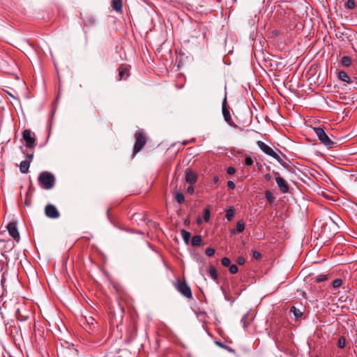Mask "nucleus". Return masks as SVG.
I'll return each instance as SVG.
<instances>
[{
    "label": "nucleus",
    "instance_id": "nucleus-10",
    "mask_svg": "<svg viewBox=\"0 0 357 357\" xmlns=\"http://www.w3.org/2000/svg\"><path fill=\"white\" fill-rule=\"evenodd\" d=\"M222 114L224 116V119L225 121L232 127L236 128L237 126L234 123V122L232 121L230 112L229 109L227 108V103H226V99H225L223 103H222Z\"/></svg>",
    "mask_w": 357,
    "mask_h": 357
},
{
    "label": "nucleus",
    "instance_id": "nucleus-2",
    "mask_svg": "<svg viewBox=\"0 0 357 357\" xmlns=\"http://www.w3.org/2000/svg\"><path fill=\"white\" fill-rule=\"evenodd\" d=\"M257 144L258 146L259 147V149L265 154L275 159L283 167H287V164L281 159L280 155L275 151H274L273 149L271 146H269L268 144H266V143H264L261 141H258L257 142Z\"/></svg>",
    "mask_w": 357,
    "mask_h": 357
},
{
    "label": "nucleus",
    "instance_id": "nucleus-39",
    "mask_svg": "<svg viewBox=\"0 0 357 357\" xmlns=\"http://www.w3.org/2000/svg\"><path fill=\"white\" fill-rule=\"evenodd\" d=\"M227 187L229 189H234L235 187H236L235 183L234 181H229L227 182Z\"/></svg>",
    "mask_w": 357,
    "mask_h": 357
},
{
    "label": "nucleus",
    "instance_id": "nucleus-38",
    "mask_svg": "<svg viewBox=\"0 0 357 357\" xmlns=\"http://www.w3.org/2000/svg\"><path fill=\"white\" fill-rule=\"evenodd\" d=\"M33 158V153H26V161H29V163L32 161Z\"/></svg>",
    "mask_w": 357,
    "mask_h": 357
},
{
    "label": "nucleus",
    "instance_id": "nucleus-26",
    "mask_svg": "<svg viewBox=\"0 0 357 357\" xmlns=\"http://www.w3.org/2000/svg\"><path fill=\"white\" fill-rule=\"evenodd\" d=\"M175 199L178 204H183L185 201V197L183 193L176 192L175 194Z\"/></svg>",
    "mask_w": 357,
    "mask_h": 357
},
{
    "label": "nucleus",
    "instance_id": "nucleus-20",
    "mask_svg": "<svg viewBox=\"0 0 357 357\" xmlns=\"http://www.w3.org/2000/svg\"><path fill=\"white\" fill-rule=\"evenodd\" d=\"M202 243V237L199 235L193 236L191 240L192 246H199Z\"/></svg>",
    "mask_w": 357,
    "mask_h": 357
},
{
    "label": "nucleus",
    "instance_id": "nucleus-30",
    "mask_svg": "<svg viewBox=\"0 0 357 357\" xmlns=\"http://www.w3.org/2000/svg\"><path fill=\"white\" fill-rule=\"evenodd\" d=\"M345 344H346V339L344 336H341L339 339H338V342H337V347L340 349H343L344 347H345Z\"/></svg>",
    "mask_w": 357,
    "mask_h": 357
},
{
    "label": "nucleus",
    "instance_id": "nucleus-21",
    "mask_svg": "<svg viewBox=\"0 0 357 357\" xmlns=\"http://www.w3.org/2000/svg\"><path fill=\"white\" fill-rule=\"evenodd\" d=\"M290 312H292L296 319L301 318L303 315V312L299 309L296 308L294 306H292L290 308Z\"/></svg>",
    "mask_w": 357,
    "mask_h": 357
},
{
    "label": "nucleus",
    "instance_id": "nucleus-42",
    "mask_svg": "<svg viewBox=\"0 0 357 357\" xmlns=\"http://www.w3.org/2000/svg\"><path fill=\"white\" fill-rule=\"evenodd\" d=\"M187 192L189 193L190 195L193 194V192H194V187L192 186V185L188 186V188H187Z\"/></svg>",
    "mask_w": 357,
    "mask_h": 357
},
{
    "label": "nucleus",
    "instance_id": "nucleus-22",
    "mask_svg": "<svg viewBox=\"0 0 357 357\" xmlns=\"http://www.w3.org/2000/svg\"><path fill=\"white\" fill-rule=\"evenodd\" d=\"M340 63L343 66L348 67L351 64V59L348 56H344L342 57Z\"/></svg>",
    "mask_w": 357,
    "mask_h": 357
},
{
    "label": "nucleus",
    "instance_id": "nucleus-24",
    "mask_svg": "<svg viewBox=\"0 0 357 357\" xmlns=\"http://www.w3.org/2000/svg\"><path fill=\"white\" fill-rule=\"evenodd\" d=\"M265 197L266 199V200L269 202V203H273L274 202L275 199V196L273 195V193L269 191V190H266L265 192Z\"/></svg>",
    "mask_w": 357,
    "mask_h": 357
},
{
    "label": "nucleus",
    "instance_id": "nucleus-18",
    "mask_svg": "<svg viewBox=\"0 0 357 357\" xmlns=\"http://www.w3.org/2000/svg\"><path fill=\"white\" fill-rule=\"evenodd\" d=\"M338 77L340 80L343 81V82H347V83H350L351 81V79L350 77L348 76V75L344 72V71H340L339 73H338Z\"/></svg>",
    "mask_w": 357,
    "mask_h": 357
},
{
    "label": "nucleus",
    "instance_id": "nucleus-1",
    "mask_svg": "<svg viewBox=\"0 0 357 357\" xmlns=\"http://www.w3.org/2000/svg\"><path fill=\"white\" fill-rule=\"evenodd\" d=\"M55 176L50 172H42L38 177L40 186L45 190H50L55 185Z\"/></svg>",
    "mask_w": 357,
    "mask_h": 357
},
{
    "label": "nucleus",
    "instance_id": "nucleus-13",
    "mask_svg": "<svg viewBox=\"0 0 357 357\" xmlns=\"http://www.w3.org/2000/svg\"><path fill=\"white\" fill-rule=\"evenodd\" d=\"M185 176L186 182L190 184L195 183L197 180V176L196 173H195L192 170L187 169L185 171Z\"/></svg>",
    "mask_w": 357,
    "mask_h": 357
},
{
    "label": "nucleus",
    "instance_id": "nucleus-7",
    "mask_svg": "<svg viewBox=\"0 0 357 357\" xmlns=\"http://www.w3.org/2000/svg\"><path fill=\"white\" fill-rule=\"evenodd\" d=\"M31 312L25 307L22 306L17 309L15 316L18 321H25L29 319Z\"/></svg>",
    "mask_w": 357,
    "mask_h": 357
},
{
    "label": "nucleus",
    "instance_id": "nucleus-15",
    "mask_svg": "<svg viewBox=\"0 0 357 357\" xmlns=\"http://www.w3.org/2000/svg\"><path fill=\"white\" fill-rule=\"evenodd\" d=\"M112 8L116 12L120 13L122 11V0H112L111 1Z\"/></svg>",
    "mask_w": 357,
    "mask_h": 357
},
{
    "label": "nucleus",
    "instance_id": "nucleus-47",
    "mask_svg": "<svg viewBox=\"0 0 357 357\" xmlns=\"http://www.w3.org/2000/svg\"><path fill=\"white\" fill-rule=\"evenodd\" d=\"M217 344H218V345H220V347H223V345L222 344V343L217 342Z\"/></svg>",
    "mask_w": 357,
    "mask_h": 357
},
{
    "label": "nucleus",
    "instance_id": "nucleus-16",
    "mask_svg": "<svg viewBox=\"0 0 357 357\" xmlns=\"http://www.w3.org/2000/svg\"><path fill=\"white\" fill-rule=\"evenodd\" d=\"M30 163L29 161L23 160L20 162V170L21 173L26 174L29 172Z\"/></svg>",
    "mask_w": 357,
    "mask_h": 357
},
{
    "label": "nucleus",
    "instance_id": "nucleus-31",
    "mask_svg": "<svg viewBox=\"0 0 357 357\" xmlns=\"http://www.w3.org/2000/svg\"><path fill=\"white\" fill-rule=\"evenodd\" d=\"M221 263L224 266L227 267L230 266L231 261L228 257H223L221 259Z\"/></svg>",
    "mask_w": 357,
    "mask_h": 357
},
{
    "label": "nucleus",
    "instance_id": "nucleus-40",
    "mask_svg": "<svg viewBox=\"0 0 357 357\" xmlns=\"http://www.w3.org/2000/svg\"><path fill=\"white\" fill-rule=\"evenodd\" d=\"M245 262V259L242 257H239L237 258V263L239 265H243Z\"/></svg>",
    "mask_w": 357,
    "mask_h": 357
},
{
    "label": "nucleus",
    "instance_id": "nucleus-11",
    "mask_svg": "<svg viewBox=\"0 0 357 357\" xmlns=\"http://www.w3.org/2000/svg\"><path fill=\"white\" fill-rule=\"evenodd\" d=\"M7 229L8 231L9 234L17 241H20V234L17 230V223L16 222H10L7 225Z\"/></svg>",
    "mask_w": 357,
    "mask_h": 357
},
{
    "label": "nucleus",
    "instance_id": "nucleus-44",
    "mask_svg": "<svg viewBox=\"0 0 357 357\" xmlns=\"http://www.w3.org/2000/svg\"><path fill=\"white\" fill-rule=\"evenodd\" d=\"M265 178L267 181H271V180H272V176L269 174H267L265 175Z\"/></svg>",
    "mask_w": 357,
    "mask_h": 357
},
{
    "label": "nucleus",
    "instance_id": "nucleus-6",
    "mask_svg": "<svg viewBox=\"0 0 357 357\" xmlns=\"http://www.w3.org/2000/svg\"><path fill=\"white\" fill-rule=\"evenodd\" d=\"M22 138L26 142L28 148L32 149L36 146V139L32 137V132L30 130H24L22 132Z\"/></svg>",
    "mask_w": 357,
    "mask_h": 357
},
{
    "label": "nucleus",
    "instance_id": "nucleus-34",
    "mask_svg": "<svg viewBox=\"0 0 357 357\" xmlns=\"http://www.w3.org/2000/svg\"><path fill=\"white\" fill-rule=\"evenodd\" d=\"M238 266L235 264H232L231 266H229V272L231 273V274H235L238 272Z\"/></svg>",
    "mask_w": 357,
    "mask_h": 357
},
{
    "label": "nucleus",
    "instance_id": "nucleus-14",
    "mask_svg": "<svg viewBox=\"0 0 357 357\" xmlns=\"http://www.w3.org/2000/svg\"><path fill=\"white\" fill-rule=\"evenodd\" d=\"M127 340L128 342L132 341L137 336V327L135 324L131 325L128 329Z\"/></svg>",
    "mask_w": 357,
    "mask_h": 357
},
{
    "label": "nucleus",
    "instance_id": "nucleus-45",
    "mask_svg": "<svg viewBox=\"0 0 357 357\" xmlns=\"http://www.w3.org/2000/svg\"><path fill=\"white\" fill-rule=\"evenodd\" d=\"M87 321L89 324H93V321H94V319L93 317H89V319Z\"/></svg>",
    "mask_w": 357,
    "mask_h": 357
},
{
    "label": "nucleus",
    "instance_id": "nucleus-9",
    "mask_svg": "<svg viewBox=\"0 0 357 357\" xmlns=\"http://www.w3.org/2000/svg\"><path fill=\"white\" fill-rule=\"evenodd\" d=\"M45 213L50 218L56 219L60 215V213L55 206L47 204L45 208Z\"/></svg>",
    "mask_w": 357,
    "mask_h": 357
},
{
    "label": "nucleus",
    "instance_id": "nucleus-29",
    "mask_svg": "<svg viewBox=\"0 0 357 357\" xmlns=\"http://www.w3.org/2000/svg\"><path fill=\"white\" fill-rule=\"evenodd\" d=\"M328 279V276L326 274H320L317 275L315 278V282L317 283L324 282Z\"/></svg>",
    "mask_w": 357,
    "mask_h": 357
},
{
    "label": "nucleus",
    "instance_id": "nucleus-27",
    "mask_svg": "<svg viewBox=\"0 0 357 357\" xmlns=\"http://www.w3.org/2000/svg\"><path fill=\"white\" fill-rule=\"evenodd\" d=\"M343 281L342 279L337 278L333 281L332 285L334 289H337L342 284Z\"/></svg>",
    "mask_w": 357,
    "mask_h": 357
},
{
    "label": "nucleus",
    "instance_id": "nucleus-43",
    "mask_svg": "<svg viewBox=\"0 0 357 357\" xmlns=\"http://www.w3.org/2000/svg\"><path fill=\"white\" fill-rule=\"evenodd\" d=\"M247 317L248 316L247 315H244L242 319H241V322L243 323V326L244 328H246L247 327V324H246V319H247Z\"/></svg>",
    "mask_w": 357,
    "mask_h": 357
},
{
    "label": "nucleus",
    "instance_id": "nucleus-25",
    "mask_svg": "<svg viewBox=\"0 0 357 357\" xmlns=\"http://www.w3.org/2000/svg\"><path fill=\"white\" fill-rule=\"evenodd\" d=\"M209 275L213 280H218V273L214 266H211L209 269Z\"/></svg>",
    "mask_w": 357,
    "mask_h": 357
},
{
    "label": "nucleus",
    "instance_id": "nucleus-17",
    "mask_svg": "<svg viewBox=\"0 0 357 357\" xmlns=\"http://www.w3.org/2000/svg\"><path fill=\"white\" fill-rule=\"evenodd\" d=\"M245 229V224L242 220H239L236 224V229L231 231L232 234H235L236 232H242Z\"/></svg>",
    "mask_w": 357,
    "mask_h": 357
},
{
    "label": "nucleus",
    "instance_id": "nucleus-32",
    "mask_svg": "<svg viewBox=\"0 0 357 357\" xmlns=\"http://www.w3.org/2000/svg\"><path fill=\"white\" fill-rule=\"evenodd\" d=\"M205 253H206V255L207 256L212 257L215 254V250L213 248H208L206 249Z\"/></svg>",
    "mask_w": 357,
    "mask_h": 357
},
{
    "label": "nucleus",
    "instance_id": "nucleus-12",
    "mask_svg": "<svg viewBox=\"0 0 357 357\" xmlns=\"http://www.w3.org/2000/svg\"><path fill=\"white\" fill-rule=\"evenodd\" d=\"M130 67L126 65H121L119 68V80H126L130 76Z\"/></svg>",
    "mask_w": 357,
    "mask_h": 357
},
{
    "label": "nucleus",
    "instance_id": "nucleus-41",
    "mask_svg": "<svg viewBox=\"0 0 357 357\" xmlns=\"http://www.w3.org/2000/svg\"><path fill=\"white\" fill-rule=\"evenodd\" d=\"M14 246H15L14 243L13 241H10V242L7 243L6 245H5V248H8L10 249H12V248H14Z\"/></svg>",
    "mask_w": 357,
    "mask_h": 357
},
{
    "label": "nucleus",
    "instance_id": "nucleus-37",
    "mask_svg": "<svg viewBox=\"0 0 357 357\" xmlns=\"http://www.w3.org/2000/svg\"><path fill=\"white\" fill-rule=\"evenodd\" d=\"M260 257H261V254L259 252H257L256 250L252 251V257L253 258L258 259L260 258Z\"/></svg>",
    "mask_w": 357,
    "mask_h": 357
},
{
    "label": "nucleus",
    "instance_id": "nucleus-46",
    "mask_svg": "<svg viewBox=\"0 0 357 357\" xmlns=\"http://www.w3.org/2000/svg\"><path fill=\"white\" fill-rule=\"evenodd\" d=\"M214 181H215V183H217V182L218 181V177H215V178H214Z\"/></svg>",
    "mask_w": 357,
    "mask_h": 357
},
{
    "label": "nucleus",
    "instance_id": "nucleus-4",
    "mask_svg": "<svg viewBox=\"0 0 357 357\" xmlns=\"http://www.w3.org/2000/svg\"><path fill=\"white\" fill-rule=\"evenodd\" d=\"M135 143L133 148V155L140 151L146 143V139L142 130L137 131L135 135Z\"/></svg>",
    "mask_w": 357,
    "mask_h": 357
},
{
    "label": "nucleus",
    "instance_id": "nucleus-36",
    "mask_svg": "<svg viewBox=\"0 0 357 357\" xmlns=\"http://www.w3.org/2000/svg\"><path fill=\"white\" fill-rule=\"evenodd\" d=\"M236 172V169L235 168H234L233 167H229L227 169V173L228 174H234Z\"/></svg>",
    "mask_w": 357,
    "mask_h": 357
},
{
    "label": "nucleus",
    "instance_id": "nucleus-5",
    "mask_svg": "<svg viewBox=\"0 0 357 357\" xmlns=\"http://www.w3.org/2000/svg\"><path fill=\"white\" fill-rule=\"evenodd\" d=\"M176 290L180 292L183 296L188 298H191L192 291L190 287L186 284L185 281L178 280L174 284Z\"/></svg>",
    "mask_w": 357,
    "mask_h": 357
},
{
    "label": "nucleus",
    "instance_id": "nucleus-23",
    "mask_svg": "<svg viewBox=\"0 0 357 357\" xmlns=\"http://www.w3.org/2000/svg\"><path fill=\"white\" fill-rule=\"evenodd\" d=\"M235 214V211H234V208L231 206L229 208H228L227 211H226V218L228 221H231L233 218H234V215Z\"/></svg>",
    "mask_w": 357,
    "mask_h": 357
},
{
    "label": "nucleus",
    "instance_id": "nucleus-28",
    "mask_svg": "<svg viewBox=\"0 0 357 357\" xmlns=\"http://www.w3.org/2000/svg\"><path fill=\"white\" fill-rule=\"evenodd\" d=\"M355 6L356 4L354 0H347L344 3V7L348 9H353Z\"/></svg>",
    "mask_w": 357,
    "mask_h": 357
},
{
    "label": "nucleus",
    "instance_id": "nucleus-8",
    "mask_svg": "<svg viewBox=\"0 0 357 357\" xmlns=\"http://www.w3.org/2000/svg\"><path fill=\"white\" fill-rule=\"evenodd\" d=\"M275 177V181L278 184V188L282 193H287L289 190V185L287 182L281 176H280L278 172H274Z\"/></svg>",
    "mask_w": 357,
    "mask_h": 357
},
{
    "label": "nucleus",
    "instance_id": "nucleus-19",
    "mask_svg": "<svg viewBox=\"0 0 357 357\" xmlns=\"http://www.w3.org/2000/svg\"><path fill=\"white\" fill-rule=\"evenodd\" d=\"M181 234L182 236V238L186 245L189 244L190 242V233L185 229H182L181 231Z\"/></svg>",
    "mask_w": 357,
    "mask_h": 357
},
{
    "label": "nucleus",
    "instance_id": "nucleus-35",
    "mask_svg": "<svg viewBox=\"0 0 357 357\" xmlns=\"http://www.w3.org/2000/svg\"><path fill=\"white\" fill-rule=\"evenodd\" d=\"M210 218V212L209 210L206 208L204 209V219L206 222L208 221Z\"/></svg>",
    "mask_w": 357,
    "mask_h": 357
},
{
    "label": "nucleus",
    "instance_id": "nucleus-33",
    "mask_svg": "<svg viewBox=\"0 0 357 357\" xmlns=\"http://www.w3.org/2000/svg\"><path fill=\"white\" fill-rule=\"evenodd\" d=\"M253 160L250 156H246L245 159V164L247 166H251L253 165Z\"/></svg>",
    "mask_w": 357,
    "mask_h": 357
},
{
    "label": "nucleus",
    "instance_id": "nucleus-3",
    "mask_svg": "<svg viewBox=\"0 0 357 357\" xmlns=\"http://www.w3.org/2000/svg\"><path fill=\"white\" fill-rule=\"evenodd\" d=\"M314 131L320 142L327 148L331 149L335 146L336 142L330 139L323 128H314Z\"/></svg>",
    "mask_w": 357,
    "mask_h": 357
}]
</instances>
